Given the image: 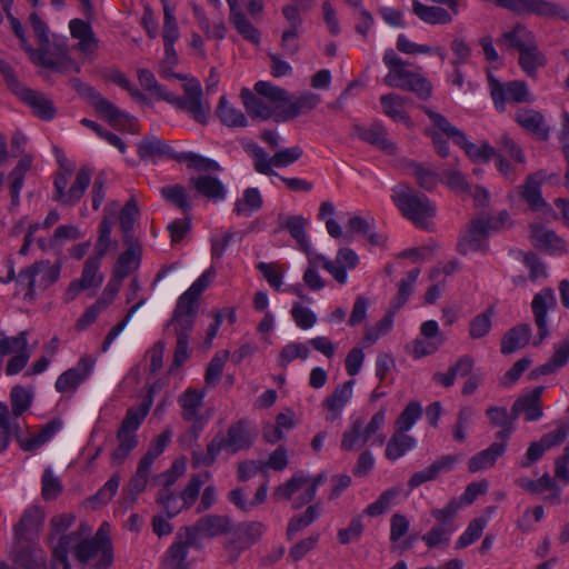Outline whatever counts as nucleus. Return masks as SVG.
I'll return each instance as SVG.
<instances>
[{"label": "nucleus", "instance_id": "obj_1", "mask_svg": "<svg viewBox=\"0 0 569 569\" xmlns=\"http://www.w3.org/2000/svg\"><path fill=\"white\" fill-rule=\"evenodd\" d=\"M56 542L73 556L80 569H108L113 561L104 536H56Z\"/></svg>", "mask_w": 569, "mask_h": 569}, {"label": "nucleus", "instance_id": "obj_2", "mask_svg": "<svg viewBox=\"0 0 569 569\" xmlns=\"http://www.w3.org/2000/svg\"><path fill=\"white\" fill-rule=\"evenodd\" d=\"M138 156L143 161L158 162L160 160L170 159L179 163H187L189 168L197 170L217 171L220 166L214 160L204 158L194 152H177L166 141L156 136H146L138 144Z\"/></svg>", "mask_w": 569, "mask_h": 569}, {"label": "nucleus", "instance_id": "obj_3", "mask_svg": "<svg viewBox=\"0 0 569 569\" xmlns=\"http://www.w3.org/2000/svg\"><path fill=\"white\" fill-rule=\"evenodd\" d=\"M383 63L389 72L383 78L386 86L415 92L421 99L431 96V83L420 73L408 70L409 63L401 59L392 49L386 50Z\"/></svg>", "mask_w": 569, "mask_h": 569}, {"label": "nucleus", "instance_id": "obj_4", "mask_svg": "<svg viewBox=\"0 0 569 569\" xmlns=\"http://www.w3.org/2000/svg\"><path fill=\"white\" fill-rule=\"evenodd\" d=\"M385 423L386 409L377 411L368 423L362 418H356L342 432L340 449L347 452L359 451L368 442L371 446H382L386 440L381 432Z\"/></svg>", "mask_w": 569, "mask_h": 569}, {"label": "nucleus", "instance_id": "obj_5", "mask_svg": "<svg viewBox=\"0 0 569 569\" xmlns=\"http://www.w3.org/2000/svg\"><path fill=\"white\" fill-rule=\"evenodd\" d=\"M60 264L40 260L21 269L17 277V288L24 291V300H33L38 291H43L58 281Z\"/></svg>", "mask_w": 569, "mask_h": 569}, {"label": "nucleus", "instance_id": "obj_6", "mask_svg": "<svg viewBox=\"0 0 569 569\" xmlns=\"http://www.w3.org/2000/svg\"><path fill=\"white\" fill-rule=\"evenodd\" d=\"M7 19L11 24L13 33L20 41L21 48L29 54L32 63L60 73L80 72V64L62 49H59V52L54 54V58L44 57L43 52L36 51V49H33L28 42L26 31L21 22L13 14H9Z\"/></svg>", "mask_w": 569, "mask_h": 569}, {"label": "nucleus", "instance_id": "obj_7", "mask_svg": "<svg viewBox=\"0 0 569 569\" xmlns=\"http://www.w3.org/2000/svg\"><path fill=\"white\" fill-rule=\"evenodd\" d=\"M392 200L401 213L418 228L428 229L436 208L426 196L416 194L406 186L393 189Z\"/></svg>", "mask_w": 569, "mask_h": 569}, {"label": "nucleus", "instance_id": "obj_8", "mask_svg": "<svg viewBox=\"0 0 569 569\" xmlns=\"http://www.w3.org/2000/svg\"><path fill=\"white\" fill-rule=\"evenodd\" d=\"M70 86L79 94L88 98L92 107L97 110V112L103 114L111 126L128 128L130 131L136 132L134 118L121 111L117 106H114L112 102H110L100 93H98L92 87L88 86L79 78L70 79Z\"/></svg>", "mask_w": 569, "mask_h": 569}, {"label": "nucleus", "instance_id": "obj_9", "mask_svg": "<svg viewBox=\"0 0 569 569\" xmlns=\"http://www.w3.org/2000/svg\"><path fill=\"white\" fill-rule=\"evenodd\" d=\"M73 168H66L59 171L53 180V200L62 206H73L79 202L91 181V169L82 167L78 170L71 187L67 189Z\"/></svg>", "mask_w": 569, "mask_h": 569}, {"label": "nucleus", "instance_id": "obj_10", "mask_svg": "<svg viewBox=\"0 0 569 569\" xmlns=\"http://www.w3.org/2000/svg\"><path fill=\"white\" fill-rule=\"evenodd\" d=\"M10 556L20 569H47V553L30 536H14Z\"/></svg>", "mask_w": 569, "mask_h": 569}, {"label": "nucleus", "instance_id": "obj_11", "mask_svg": "<svg viewBox=\"0 0 569 569\" xmlns=\"http://www.w3.org/2000/svg\"><path fill=\"white\" fill-rule=\"evenodd\" d=\"M488 86L495 107L498 111H505L506 102H530L531 96L523 81H510L502 83L491 73H488Z\"/></svg>", "mask_w": 569, "mask_h": 569}, {"label": "nucleus", "instance_id": "obj_12", "mask_svg": "<svg viewBox=\"0 0 569 569\" xmlns=\"http://www.w3.org/2000/svg\"><path fill=\"white\" fill-rule=\"evenodd\" d=\"M11 91L30 108L32 114L43 121L52 120L57 114L53 101L44 92L22 86L19 81L14 83Z\"/></svg>", "mask_w": 569, "mask_h": 569}, {"label": "nucleus", "instance_id": "obj_13", "mask_svg": "<svg viewBox=\"0 0 569 569\" xmlns=\"http://www.w3.org/2000/svg\"><path fill=\"white\" fill-rule=\"evenodd\" d=\"M204 397V391L192 388H188L178 397L181 417L184 421L192 422L190 432L194 439H198L206 423L201 415Z\"/></svg>", "mask_w": 569, "mask_h": 569}, {"label": "nucleus", "instance_id": "obj_14", "mask_svg": "<svg viewBox=\"0 0 569 569\" xmlns=\"http://www.w3.org/2000/svg\"><path fill=\"white\" fill-rule=\"evenodd\" d=\"M183 97H174L171 94V103L176 104L181 110L189 112L192 118L204 123L209 107L202 102V88L198 80L190 79L183 84Z\"/></svg>", "mask_w": 569, "mask_h": 569}, {"label": "nucleus", "instance_id": "obj_15", "mask_svg": "<svg viewBox=\"0 0 569 569\" xmlns=\"http://www.w3.org/2000/svg\"><path fill=\"white\" fill-rule=\"evenodd\" d=\"M97 358L83 355L77 365L62 372L56 380L54 387L58 392H72L86 381L94 370Z\"/></svg>", "mask_w": 569, "mask_h": 569}, {"label": "nucleus", "instance_id": "obj_16", "mask_svg": "<svg viewBox=\"0 0 569 569\" xmlns=\"http://www.w3.org/2000/svg\"><path fill=\"white\" fill-rule=\"evenodd\" d=\"M318 260L340 284H345L348 280L347 270L355 269L359 263L358 254L350 248L339 249L335 261L323 256H319Z\"/></svg>", "mask_w": 569, "mask_h": 569}, {"label": "nucleus", "instance_id": "obj_17", "mask_svg": "<svg viewBox=\"0 0 569 569\" xmlns=\"http://www.w3.org/2000/svg\"><path fill=\"white\" fill-rule=\"evenodd\" d=\"M556 306L555 292L551 288H545L540 292L536 293L531 308L535 316V323L538 328L539 342H541L549 335L547 327V315L550 309Z\"/></svg>", "mask_w": 569, "mask_h": 569}, {"label": "nucleus", "instance_id": "obj_18", "mask_svg": "<svg viewBox=\"0 0 569 569\" xmlns=\"http://www.w3.org/2000/svg\"><path fill=\"white\" fill-rule=\"evenodd\" d=\"M530 240L535 248L551 256H562L567 252L566 242L555 231L540 224L530 226Z\"/></svg>", "mask_w": 569, "mask_h": 569}, {"label": "nucleus", "instance_id": "obj_19", "mask_svg": "<svg viewBox=\"0 0 569 569\" xmlns=\"http://www.w3.org/2000/svg\"><path fill=\"white\" fill-rule=\"evenodd\" d=\"M490 233L483 219L475 220L468 232L458 242V251L461 254L486 251L488 249L487 237Z\"/></svg>", "mask_w": 569, "mask_h": 569}, {"label": "nucleus", "instance_id": "obj_20", "mask_svg": "<svg viewBox=\"0 0 569 569\" xmlns=\"http://www.w3.org/2000/svg\"><path fill=\"white\" fill-rule=\"evenodd\" d=\"M352 136L376 146L389 154L396 152L395 143L387 137L386 129L379 122H375L369 127L356 124L352 127Z\"/></svg>", "mask_w": 569, "mask_h": 569}, {"label": "nucleus", "instance_id": "obj_21", "mask_svg": "<svg viewBox=\"0 0 569 569\" xmlns=\"http://www.w3.org/2000/svg\"><path fill=\"white\" fill-rule=\"evenodd\" d=\"M543 390L545 388L541 386L536 387L529 393L519 397L511 408L513 419H517L521 413H523L526 421L539 420L542 417L540 398Z\"/></svg>", "mask_w": 569, "mask_h": 569}, {"label": "nucleus", "instance_id": "obj_22", "mask_svg": "<svg viewBox=\"0 0 569 569\" xmlns=\"http://www.w3.org/2000/svg\"><path fill=\"white\" fill-rule=\"evenodd\" d=\"M353 380L345 381L336 387L332 393L323 401L327 410V421H336L340 418L345 407L352 398Z\"/></svg>", "mask_w": 569, "mask_h": 569}, {"label": "nucleus", "instance_id": "obj_23", "mask_svg": "<svg viewBox=\"0 0 569 569\" xmlns=\"http://www.w3.org/2000/svg\"><path fill=\"white\" fill-rule=\"evenodd\" d=\"M198 308L193 303L187 302L178 298L176 308L169 326H172L177 338H188L192 330Z\"/></svg>", "mask_w": 569, "mask_h": 569}, {"label": "nucleus", "instance_id": "obj_24", "mask_svg": "<svg viewBox=\"0 0 569 569\" xmlns=\"http://www.w3.org/2000/svg\"><path fill=\"white\" fill-rule=\"evenodd\" d=\"M519 14H536L543 18L569 19V11L561 4L548 0H520Z\"/></svg>", "mask_w": 569, "mask_h": 569}, {"label": "nucleus", "instance_id": "obj_25", "mask_svg": "<svg viewBox=\"0 0 569 569\" xmlns=\"http://www.w3.org/2000/svg\"><path fill=\"white\" fill-rule=\"evenodd\" d=\"M321 103V97L312 91H303L293 100L289 98L288 106L280 112L282 122L310 112Z\"/></svg>", "mask_w": 569, "mask_h": 569}, {"label": "nucleus", "instance_id": "obj_26", "mask_svg": "<svg viewBox=\"0 0 569 569\" xmlns=\"http://www.w3.org/2000/svg\"><path fill=\"white\" fill-rule=\"evenodd\" d=\"M230 8L229 20L243 40L258 46L260 43V31L240 10L237 0H227Z\"/></svg>", "mask_w": 569, "mask_h": 569}, {"label": "nucleus", "instance_id": "obj_27", "mask_svg": "<svg viewBox=\"0 0 569 569\" xmlns=\"http://www.w3.org/2000/svg\"><path fill=\"white\" fill-rule=\"evenodd\" d=\"M208 536H179V539L173 542L167 551L166 561L172 566L181 565L190 550H201L203 546V538Z\"/></svg>", "mask_w": 569, "mask_h": 569}, {"label": "nucleus", "instance_id": "obj_28", "mask_svg": "<svg viewBox=\"0 0 569 569\" xmlns=\"http://www.w3.org/2000/svg\"><path fill=\"white\" fill-rule=\"evenodd\" d=\"M29 21L39 42V49H36V51L43 52L44 57L53 58L54 54L59 52V49H62L67 54H69L63 41H54L53 43L50 42L48 26L37 13H31Z\"/></svg>", "mask_w": 569, "mask_h": 569}, {"label": "nucleus", "instance_id": "obj_29", "mask_svg": "<svg viewBox=\"0 0 569 569\" xmlns=\"http://www.w3.org/2000/svg\"><path fill=\"white\" fill-rule=\"evenodd\" d=\"M254 91L257 94L263 97L273 109L276 112V121L282 122V120H279V116L289 103V92L267 81H258L254 84Z\"/></svg>", "mask_w": 569, "mask_h": 569}, {"label": "nucleus", "instance_id": "obj_30", "mask_svg": "<svg viewBox=\"0 0 569 569\" xmlns=\"http://www.w3.org/2000/svg\"><path fill=\"white\" fill-rule=\"evenodd\" d=\"M223 441L226 442L227 451L231 453L248 449L253 442L248 423L244 420L232 423L227 435L223 436Z\"/></svg>", "mask_w": 569, "mask_h": 569}, {"label": "nucleus", "instance_id": "obj_31", "mask_svg": "<svg viewBox=\"0 0 569 569\" xmlns=\"http://www.w3.org/2000/svg\"><path fill=\"white\" fill-rule=\"evenodd\" d=\"M190 186H192L198 193L214 202L226 199L227 190L217 177L199 174L198 177L190 178Z\"/></svg>", "mask_w": 569, "mask_h": 569}, {"label": "nucleus", "instance_id": "obj_32", "mask_svg": "<svg viewBox=\"0 0 569 569\" xmlns=\"http://www.w3.org/2000/svg\"><path fill=\"white\" fill-rule=\"evenodd\" d=\"M516 121L538 139H548L549 127L540 112L532 109H519L516 113Z\"/></svg>", "mask_w": 569, "mask_h": 569}, {"label": "nucleus", "instance_id": "obj_33", "mask_svg": "<svg viewBox=\"0 0 569 569\" xmlns=\"http://www.w3.org/2000/svg\"><path fill=\"white\" fill-rule=\"evenodd\" d=\"M536 43L532 32L522 24H517L510 31L502 33L499 44L506 50L516 49L518 52Z\"/></svg>", "mask_w": 569, "mask_h": 569}, {"label": "nucleus", "instance_id": "obj_34", "mask_svg": "<svg viewBox=\"0 0 569 569\" xmlns=\"http://www.w3.org/2000/svg\"><path fill=\"white\" fill-rule=\"evenodd\" d=\"M507 449L503 442H493L487 449L473 455L468 462V470L472 473L487 470L495 466L499 457H501Z\"/></svg>", "mask_w": 569, "mask_h": 569}, {"label": "nucleus", "instance_id": "obj_35", "mask_svg": "<svg viewBox=\"0 0 569 569\" xmlns=\"http://www.w3.org/2000/svg\"><path fill=\"white\" fill-rule=\"evenodd\" d=\"M546 180V173L543 171H537L526 179L522 186V197L526 202L533 210H539L547 207V202L541 196V184Z\"/></svg>", "mask_w": 569, "mask_h": 569}, {"label": "nucleus", "instance_id": "obj_36", "mask_svg": "<svg viewBox=\"0 0 569 569\" xmlns=\"http://www.w3.org/2000/svg\"><path fill=\"white\" fill-rule=\"evenodd\" d=\"M325 479L326 477L323 473L311 478L303 471H298L286 483L279 486L274 495L278 498L290 499L297 491H299L303 483L309 482V485H315V489L318 490V487L325 481Z\"/></svg>", "mask_w": 569, "mask_h": 569}, {"label": "nucleus", "instance_id": "obj_37", "mask_svg": "<svg viewBox=\"0 0 569 569\" xmlns=\"http://www.w3.org/2000/svg\"><path fill=\"white\" fill-rule=\"evenodd\" d=\"M412 12L421 21L429 24H448L452 21V14L446 9L436 6H426L418 0L412 1Z\"/></svg>", "mask_w": 569, "mask_h": 569}, {"label": "nucleus", "instance_id": "obj_38", "mask_svg": "<svg viewBox=\"0 0 569 569\" xmlns=\"http://www.w3.org/2000/svg\"><path fill=\"white\" fill-rule=\"evenodd\" d=\"M128 249L124 250L118 258L113 272L119 277H128L140 264L141 248L134 240L131 243H126Z\"/></svg>", "mask_w": 569, "mask_h": 569}, {"label": "nucleus", "instance_id": "obj_39", "mask_svg": "<svg viewBox=\"0 0 569 569\" xmlns=\"http://www.w3.org/2000/svg\"><path fill=\"white\" fill-rule=\"evenodd\" d=\"M241 99H242V102H243L247 111L250 114L258 117L262 120H268L270 118L276 119V112L269 106V103L267 102V100L263 97H261L259 94L257 96L249 89L243 88L241 90Z\"/></svg>", "mask_w": 569, "mask_h": 569}, {"label": "nucleus", "instance_id": "obj_40", "mask_svg": "<svg viewBox=\"0 0 569 569\" xmlns=\"http://www.w3.org/2000/svg\"><path fill=\"white\" fill-rule=\"evenodd\" d=\"M31 156L24 154L9 173V178L11 179L9 190L11 196V203L13 206H18L20 202V192L24 184V177L28 170L31 168Z\"/></svg>", "mask_w": 569, "mask_h": 569}, {"label": "nucleus", "instance_id": "obj_41", "mask_svg": "<svg viewBox=\"0 0 569 569\" xmlns=\"http://www.w3.org/2000/svg\"><path fill=\"white\" fill-rule=\"evenodd\" d=\"M152 403L153 397L150 391L137 408H129L127 410L120 429L136 432L148 416Z\"/></svg>", "mask_w": 569, "mask_h": 569}, {"label": "nucleus", "instance_id": "obj_42", "mask_svg": "<svg viewBox=\"0 0 569 569\" xmlns=\"http://www.w3.org/2000/svg\"><path fill=\"white\" fill-rule=\"evenodd\" d=\"M416 447V440L406 432L396 430L389 439L385 456L388 460L396 461Z\"/></svg>", "mask_w": 569, "mask_h": 569}, {"label": "nucleus", "instance_id": "obj_43", "mask_svg": "<svg viewBox=\"0 0 569 569\" xmlns=\"http://www.w3.org/2000/svg\"><path fill=\"white\" fill-rule=\"evenodd\" d=\"M531 328L528 325H520L510 329L502 338L501 353L510 355L523 348L530 338Z\"/></svg>", "mask_w": 569, "mask_h": 569}, {"label": "nucleus", "instance_id": "obj_44", "mask_svg": "<svg viewBox=\"0 0 569 569\" xmlns=\"http://www.w3.org/2000/svg\"><path fill=\"white\" fill-rule=\"evenodd\" d=\"M103 257L104 256L94 253L86 260L81 277L78 280L87 290L101 286L103 281V274L99 272V269Z\"/></svg>", "mask_w": 569, "mask_h": 569}, {"label": "nucleus", "instance_id": "obj_45", "mask_svg": "<svg viewBox=\"0 0 569 569\" xmlns=\"http://www.w3.org/2000/svg\"><path fill=\"white\" fill-rule=\"evenodd\" d=\"M217 116L224 126L230 128H243L248 124L243 112L231 106L224 96L219 99Z\"/></svg>", "mask_w": 569, "mask_h": 569}, {"label": "nucleus", "instance_id": "obj_46", "mask_svg": "<svg viewBox=\"0 0 569 569\" xmlns=\"http://www.w3.org/2000/svg\"><path fill=\"white\" fill-rule=\"evenodd\" d=\"M263 203L262 196L258 188H247L242 198L234 203L233 212L237 216L250 217L253 212L261 209Z\"/></svg>", "mask_w": 569, "mask_h": 569}, {"label": "nucleus", "instance_id": "obj_47", "mask_svg": "<svg viewBox=\"0 0 569 569\" xmlns=\"http://www.w3.org/2000/svg\"><path fill=\"white\" fill-rule=\"evenodd\" d=\"M423 111L429 117L433 126L429 130H436L439 134H445L447 138L451 139L453 143L462 141L463 132L455 127L445 116L432 111L428 107H423Z\"/></svg>", "mask_w": 569, "mask_h": 569}, {"label": "nucleus", "instance_id": "obj_48", "mask_svg": "<svg viewBox=\"0 0 569 569\" xmlns=\"http://www.w3.org/2000/svg\"><path fill=\"white\" fill-rule=\"evenodd\" d=\"M302 149L299 146H293L277 151L273 156L267 157L266 163L270 169V172L264 173L266 176H278L273 168H286L302 157Z\"/></svg>", "mask_w": 569, "mask_h": 569}, {"label": "nucleus", "instance_id": "obj_49", "mask_svg": "<svg viewBox=\"0 0 569 569\" xmlns=\"http://www.w3.org/2000/svg\"><path fill=\"white\" fill-rule=\"evenodd\" d=\"M232 529L229 517L209 515L198 520L196 533H228Z\"/></svg>", "mask_w": 569, "mask_h": 569}, {"label": "nucleus", "instance_id": "obj_50", "mask_svg": "<svg viewBox=\"0 0 569 569\" xmlns=\"http://www.w3.org/2000/svg\"><path fill=\"white\" fill-rule=\"evenodd\" d=\"M456 144L459 146L473 162H489L496 156V149L488 142H481L480 144L472 143L467 139L465 133L462 134V141Z\"/></svg>", "mask_w": 569, "mask_h": 569}, {"label": "nucleus", "instance_id": "obj_51", "mask_svg": "<svg viewBox=\"0 0 569 569\" xmlns=\"http://www.w3.org/2000/svg\"><path fill=\"white\" fill-rule=\"evenodd\" d=\"M44 513L39 507H30L24 510L19 522L14 526V533L38 532L43 523Z\"/></svg>", "mask_w": 569, "mask_h": 569}, {"label": "nucleus", "instance_id": "obj_52", "mask_svg": "<svg viewBox=\"0 0 569 569\" xmlns=\"http://www.w3.org/2000/svg\"><path fill=\"white\" fill-rule=\"evenodd\" d=\"M116 209H109L107 208L106 211L108 213L104 214L98 230V240L94 248V253H98L100 256H106L108 249L110 248L112 241H111V231L114 224V213Z\"/></svg>", "mask_w": 569, "mask_h": 569}, {"label": "nucleus", "instance_id": "obj_53", "mask_svg": "<svg viewBox=\"0 0 569 569\" xmlns=\"http://www.w3.org/2000/svg\"><path fill=\"white\" fill-rule=\"evenodd\" d=\"M139 216V208L134 199H130L121 209L119 221L123 234V242L131 243L133 238L134 222Z\"/></svg>", "mask_w": 569, "mask_h": 569}, {"label": "nucleus", "instance_id": "obj_54", "mask_svg": "<svg viewBox=\"0 0 569 569\" xmlns=\"http://www.w3.org/2000/svg\"><path fill=\"white\" fill-rule=\"evenodd\" d=\"M160 194L167 202L180 209L182 212H189L192 208L187 190L182 184L161 187Z\"/></svg>", "mask_w": 569, "mask_h": 569}, {"label": "nucleus", "instance_id": "obj_55", "mask_svg": "<svg viewBox=\"0 0 569 569\" xmlns=\"http://www.w3.org/2000/svg\"><path fill=\"white\" fill-rule=\"evenodd\" d=\"M569 361V340H563L555 346L551 359L536 369L538 375H549L562 368Z\"/></svg>", "mask_w": 569, "mask_h": 569}, {"label": "nucleus", "instance_id": "obj_56", "mask_svg": "<svg viewBox=\"0 0 569 569\" xmlns=\"http://www.w3.org/2000/svg\"><path fill=\"white\" fill-rule=\"evenodd\" d=\"M306 226L307 220L301 216L287 218L282 223V227L286 228L291 237L298 242L300 249L305 252H309L311 244L306 233Z\"/></svg>", "mask_w": 569, "mask_h": 569}, {"label": "nucleus", "instance_id": "obj_57", "mask_svg": "<svg viewBox=\"0 0 569 569\" xmlns=\"http://www.w3.org/2000/svg\"><path fill=\"white\" fill-rule=\"evenodd\" d=\"M117 438L119 445L112 452L111 459L113 463L121 465L127 459L129 453L137 447L138 440L136 432L127 431L123 429H119Z\"/></svg>", "mask_w": 569, "mask_h": 569}, {"label": "nucleus", "instance_id": "obj_58", "mask_svg": "<svg viewBox=\"0 0 569 569\" xmlns=\"http://www.w3.org/2000/svg\"><path fill=\"white\" fill-rule=\"evenodd\" d=\"M519 64L529 77H535L537 69L546 64L545 56L538 50L537 43L519 52Z\"/></svg>", "mask_w": 569, "mask_h": 569}, {"label": "nucleus", "instance_id": "obj_59", "mask_svg": "<svg viewBox=\"0 0 569 569\" xmlns=\"http://www.w3.org/2000/svg\"><path fill=\"white\" fill-rule=\"evenodd\" d=\"M383 112L396 121L409 122V117L403 110L405 98L388 93L380 97Z\"/></svg>", "mask_w": 569, "mask_h": 569}, {"label": "nucleus", "instance_id": "obj_60", "mask_svg": "<svg viewBox=\"0 0 569 569\" xmlns=\"http://www.w3.org/2000/svg\"><path fill=\"white\" fill-rule=\"evenodd\" d=\"M211 478L209 471L202 473L192 475L189 482L180 493V499L186 506L190 508L197 500L201 487Z\"/></svg>", "mask_w": 569, "mask_h": 569}, {"label": "nucleus", "instance_id": "obj_61", "mask_svg": "<svg viewBox=\"0 0 569 569\" xmlns=\"http://www.w3.org/2000/svg\"><path fill=\"white\" fill-rule=\"evenodd\" d=\"M310 355L307 343L290 342L287 343L280 351L277 358V365L280 368H287L290 362L296 359L306 360Z\"/></svg>", "mask_w": 569, "mask_h": 569}, {"label": "nucleus", "instance_id": "obj_62", "mask_svg": "<svg viewBox=\"0 0 569 569\" xmlns=\"http://www.w3.org/2000/svg\"><path fill=\"white\" fill-rule=\"evenodd\" d=\"M214 276V270L212 268H209L190 286V288L186 292H183L179 297V299L197 306L199 297L209 287Z\"/></svg>", "mask_w": 569, "mask_h": 569}, {"label": "nucleus", "instance_id": "obj_63", "mask_svg": "<svg viewBox=\"0 0 569 569\" xmlns=\"http://www.w3.org/2000/svg\"><path fill=\"white\" fill-rule=\"evenodd\" d=\"M420 274V269H412L408 272L406 279L401 280L398 288V293L391 302L393 311L399 310L409 299L413 291V286Z\"/></svg>", "mask_w": 569, "mask_h": 569}, {"label": "nucleus", "instance_id": "obj_64", "mask_svg": "<svg viewBox=\"0 0 569 569\" xmlns=\"http://www.w3.org/2000/svg\"><path fill=\"white\" fill-rule=\"evenodd\" d=\"M421 415V405L418 401L409 402L395 422L396 430L402 432L409 431L420 419Z\"/></svg>", "mask_w": 569, "mask_h": 569}]
</instances>
